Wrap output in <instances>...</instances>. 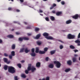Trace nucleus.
I'll use <instances>...</instances> for the list:
<instances>
[{"label":"nucleus","mask_w":80,"mask_h":80,"mask_svg":"<svg viewBox=\"0 0 80 80\" xmlns=\"http://www.w3.org/2000/svg\"><path fill=\"white\" fill-rule=\"evenodd\" d=\"M8 72L11 73H14L15 72V68L13 67L10 66L8 68Z\"/></svg>","instance_id":"f257e3e1"},{"label":"nucleus","mask_w":80,"mask_h":80,"mask_svg":"<svg viewBox=\"0 0 80 80\" xmlns=\"http://www.w3.org/2000/svg\"><path fill=\"white\" fill-rule=\"evenodd\" d=\"M54 63L56 64V67L57 68H60L61 66V64L58 61H54L53 62Z\"/></svg>","instance_id":"f03ea898"},{"label":"nucleus","mask_w":80,"mask_h":80,"mask_svg":"<svg viewBox=\"0 0 80 80\" xmlns=\"http://www.w3.org/2000/svg\"><path fill=\"white\" fill-rule=\"evenodd\" d=\"M75 36L74 35H72L71 34H69L68 35V39H74Z\"/></svg>","instance_id":"7ed1b4c3"},{"label":"nucleus","mask_w":80,"mask_h":80,"mask_svg":"<svg viewBox=\"0 0 80 80\" xmlns=\"http://www.w3.org/2000/svg\"><path fill=\"white\" fill-rule=\"evenodd\" d=\"M7 38H14V36L12 34H9L7 36Z\"/></svg>","instance_id":"20e7f679"},{"label":"nucleus","mask_w":80,"mask_h":80,"mask_svg":"<svg viewBox=\"0 0 80 80\" xmlns=\"http://www.w3.org/2000/svg\"><path fill=\"white\" fill-rule=\"evenodd\" d=\"M78 17H79L78 14H76L74 16H72V18H73L75 19V20H76L77 19H78Z\"/></svg>","instance_id":"39448f33"},{"label":"nucleus","mask_w":80,"mask_h":80,"mask_svg":"<svg viewBox=\"0 0 80 80\" xmlns=\"http://www.w3.org/2000/svg\"><path fill=\"white\" fill-rule=\"evenodd\" d=\"M40 36H41L40 34H38L37 35L36 37H34V38L35 39H38L40 38Z\"/></svg>","instance_id":"423d86ee"},{"label":"nucleus","mask_w":80,"mask_h":80,"mask_svg":"<svg viewBox=\"0 0 80 80\" xmlns=\"http://www.w3.org/2000/svg\"><path fill=\"white\" fill-rule=\"evenodd\" d=\"M72 21L71 19H70L67 21L66 22V24H70V23H72Z\"/></svg>","instance_id":"0eeeda50"},{"label":"nucleus","mask_w":80,"mask_h":80,"mask_svg":"<svg viewBox=\"0 0 80 80\" xmlns=\"http://www.w3.org/2000/svg\"><path fill=\"white\" fill-rule=\"evenodd\" d=\"M56 15L57 16H59V15H62V12H58L56 13Z\"/></svg>","instance_id":"6e6552de"},{"label":"nucleus","mask_w":80,"mask_h":80,"mask_svg":"<svg viewBox=\"0 0 80 80\" xmlns=\"http://www.w3.org/2000/svg\"><path fill=\"white\" fill-rule=\"evenodd\" d=\"M67 63L68 65H72V61L70 60H68L67 61Z\"/></svg>","instance_id":"1a4fd4ad"},{"label":"nucleus","mask_w":80,"mask_h":80,"mask_svg":"<svg viewBox=\"0 0 80 80\" xmlns=\"http://www.w3.org/2000/svg\"><path fill=\"white\" fill-rule=\"evenodd\" d=\"M56 52V50H53L50 51L51 55H53Z\"/></svg>","instance_id":"9d476101"},{"label":"nucleus","mask_w":80,"mask_h":80,"mask_svg":"<svg viewBox=\"0 0 80 80\" xmlns=\"http://www.w3.org/2000/svg\"><path fill=\"white\" fill-rule=\"evenodd\" d=\"M24 52L26 53H28L30 51V50H28V48H26L25 49H24Z\"/></svg>","instance_id":"9b49d317"},{"label":"nucleus","mask_w":80,"mask_h":80,"mask_svg":"<svg viewBox=\"0 0 80 80\" xmlns=\"http://www.w3.org/2000/svg\"><path fill=\"white\" fill-rule=\"evenodd\" d=\"M43 35L44 36V37H48L49 35L48 33H47V32H44L43 34Z\"/></svg>","instance_id":"f8f14e48"},{"label":"nucleus","mask_w":80,"mask_h":80,"mask_svg":"<svg viewBox=\"0 0 80 80\" xmlns=\"http://www.w3.org/2000/svg\"><path fill=\"white\" fill-rule=\"evenodd\" d=\"M36 70V68H35V67H31V71L32 72H33L35 70Z\"/></svg>","instance_id":"ddd939ff"},{"label":"nucleus","mask_w":80,"mask_h":80,"mask_svg":"<svg viewBox=\"0 0 80 80\" xmlns=\"http://www.w3.org/2000/svg\"><path fill=\"white\" fill-rule=\"evenodd\" d=\"M36 67H38V68L40 67V62H38L36 64Z\"/></svg>","instance_id":"4468645a"},{"label":"nucleus","mask_w":80,"mask_h":80,"mask_svg":"<svg viewBox=\"0 0 80 80\" xmlns=\"http://www.w3.org/2000/svg\"><path fill=\"white\" fill-rule=\"evenodd\" d=\"M35 52L37 53H38L39 52V48L38 47H37L36 48Z\"/></svg>","instance_id":"2eb2a0df"},{"label":"nucleus","mask_w":80,"mask_h":80,"mask_svg":"<svg viewBox=\"0 0 80 80\" xmlns=\"http://www.w3.org/2000/svg\"><path fill=\"white\" fill-rule=\"evenodd\" d=\"M39 54H45V52H44V51H39Z\"/></svg>","instance_id":"dca6fc26"},{"label":"nucleus","mask_w":80,"mask_h":80,"mask_svg":"<svg viewBox=\"0 0 80 80\" xmlns=\"http://www.w3.org/2000/svg\"><path fill=\"white\" fill-rule=\"evenodd\" d=\"M24 50H25V48H22L20 49V50L19 51L20 53H22L24 52Z\"/></svg>","instance_id":"f3484780"},{"label":"nucleus","mask_w":80,"mask_h":80,"mask_svg":"<svg viewBox=\"0 0 80 80\" xmlns=\"http://www.w3.org/2000/svg\"><path fill=\"white\" fill-rule=\"evenodd\" d=\"M71 69L70 68H67L65 70V72H66V73H67V72H70V71L71 70Z\"/></svg>","instance_id":"a211bd4d"},{"label":"nucleus","mask_w":80,"mask_h":80,"mask_svg":"<svg viewBox=\"0 0 80 80\" xmlns=\"http://www.w3.org/2000/svg\"><path fill=\"white\" fill-rule=\"evenodd\" d=\"M23 40V37H19L18 38V41L20 42H22Z\"/></svg>","instance_id":"6ab92c4d"},{"label":"nucleus","mask_w":80,"mask_h":80,"mask_svg":"<svg viewBox=\"0 0 80 80\" xmlns=\"http://www.w3.org/2000/svg\"><path fill=\"white\" fill-rule=\"evenodd\" d=\"M50 19L52 21H55V17L53 16H50Z\"/></svg>","instance_id":"aec40b11"},{"label":"nucleus","mask_w":80,"mask_h":80,"mask_svg":"<svg viewBox=\"0 0 80 80\" xmlns=\"http://www.w3.org/2000/svg\"><path fill=\"white\" fill-rule=\"evenodd\" d=\"M12 50H14L15 49V45L14 44L12 45Z\"/></svg>","instance_id":"412c9836"},{"label":"nucleus","mask_w":80,"mask_h":80,"mask_svg":"<svg viewBox=\"0 0 80 80\" xmlns=\"http://www.w3.org/2000/svg\"><path fill=\"white\" fill-rule=\"evenodd\" d=\"M30 55H31L32 57H35V55H36L35 53L33 52L31 53Z\"/></svg>","instance_id":"4be33fe9"},{"label":"nucleus","mask_w":80,"mask_h":80,"mask_svg":"<svg viewBox=\"0 0 80 80\" xmlns=\"http://www.w3.org/2000/svg\"><path fill=\"white\" fill-rule=\"evenodd\" d=\"M73 62H75L77 61V58L75 57H73L72 59Z\"/></svg>","instance_id":"5701e85b"},{"label":"nucleus","mask_w":80,"mask_h":80,"mask_svg":"<svg viewBox=\"0 0 80 80\" xmlns=\"http://www.w3.org/2000/svg\"><path fill=\"white\" fill-rule=\"evenodd\" d=\"M21 77H22V78H25L26 76H25V74H22L21 75Z\"/></svg>","instance_id":"b1692460"},{"label":"nucleus","mask_w":80,"mask_h":80,"mask_svg":"<svg viewBox=\"0 0 80 80\" xmlns=\"http://www.w3.org/2000/svg\"><path fill=\"white\" fill-rule=\"evenodd\" d=\"M11 54L12 56H15V51H12L11 52Z\"/></svg>","instance_id":"393cba45"},{"label":"nucleus","mask_w":80,"mask_h":80,"mask_svg":"<svg viewBox=\"0 0 80 80\" xmlns=\"http://www.w3.org/2000/svg\"><path fill=\"white\" fill-rule=\"evenodd\" d=\"M70 48L71 49H75V47L74 46H73V45H71L70 46Z\"/></svg>","instance_id":"a878e982"},{"label":"nucleus","mask_w":80,"mask_h":80,"mask_svg":"<svg viewBox=\"0 0 80 80\" xmlns=\"http://www.w3.org/2000/svg\"><path fill=\"white\" fill-rule=\"evenodd\" d=\"M3 68L5 70H7V69H8V66L7 65L4 66Z\"/></svg>","instance_id":"bb28decb"},{"label":"nucleus","mask_w":80,"mask_h":80,"mask_svg":"<svg viewBox=\"0 0 80 80\" xmlns=\"http://www.w3.org/2000/svg\"><path fill=\"white\" fill-rule=\"evenodd\" d=\"M31 69H32V67H31V66H28L27 68L28 70V71H30L31 70Z\"/></svg>","instance_id":"cd10ccee"},{"label":"nucleus","mask_w":80,"mask_h":80,"mask_svg":"<svg viewBox=\"0 0 80 80\" xmlns=\"http://www.w3.org/2000/svg\"><path fill=\"white\" fill-rule=\"evenodd\" d=\"M23 40H28L29 38L26 37H23Z\"/></svg>","instance_id":"c85d7f7f"},{"label":"nucleus","mask_w":80,"mask_h":80,"mask_svg":"<svg viewBox=\"0 0 80 80\" xmlns=\"http://www.w3.org/2000/svg\"><path fill=\"white\" fill-rule=\"evenodd\" d=\"M32 26H28L26 27L25 28V29H31Z\"/></svg>","instance_id":"c756f323"},{"label":"nucleus","mask_w":80,"mask_h":80,"mask_svg":"<svg viewBox=\"0 0 80 80\" xmlns=\"http://www.w3.org/2000/svg\"><path fill=\"white\" fill-rule=\"evenodd\" d=\"M48 50V48L46 47L44 48V52H47Z\"/></svg>","instance_id":"7c9ffc66"},{"label":"nucleus","mask_w":80,"mask_h":80,"mask_svg":"<svg viewBox=\"0 0 80 80\" xmlns=\"http://www.w3.org/2000/svg\"><path fill=\"white\" fill-rule=\"evenodd\" d=\"M37 43L38 45H40L42 44V42L39 41H37Z\"/></svg>","instance_id":"2f4dec72"},{"label":"nucleus","mask_w":80,"mask_h":80,"mask_svg":"<svg viewBox=\"0 0 80 80\" xmlns=\"http://www.w3.org/2000/svg\"><path fill=\"white\" fill-rule=\"evenodd\" d=\"M3 60L4 62H5V63H6V62H7V61H8V59L7 58H4Z\"/></svg>","instance_id":"473e14b6"},{"label":"nucleus","mask_w":80,"mask_h":80,"mask_svg":"<svg viewBox=\"0 0 80 80\" xmlns=\"http://www.w3.org/2000/svg\"><path fill=\"white\" fill-rule=\"evenodd\" d=\"M17 66L19 68H22V66L21 65V64H18Z\"/></svg>","instance_id":"72a5a7b5"},{"label":"nucleus","mask_w":80,"mask_h":80,"mask_svg":"<svg viewBox=\"0 0 80 80\" xmlns=\"http://www.w3.org/2000/svg\"><path fill=\"white\" fill-rule=\"evenodd\" d=\"M75 43H80V41L78 40H77L75 41Z\"/></svg>","instance_id":"f704fd0d"},{"label":"nucleus","mask_w":80,"mask_h":80,"mask_svg":"<svg viewBox=\"0 0 80 80\" xmlns=\"http://www.w3.org/2000/svg\"><path fill=\"white\" fill-rule=\"evenodd\" d=\"M8 10L9 11H12L13 10V8L11 7H9L8 8Z\"/></svg>","instance_id":"c9c22d12"},{"label":"nucleus","mask_w":80,"mask_h":80,"mask_svg":"<svg viewBox=\"0 0 80 80\" xmlns=\"http://www.w3.org/2000/svg\"><path fill=\"white\" fill-rule=\"evenodd\" d=\"M54 67V65L52 64H50V68H53Z\"/></svg>","instance_id":"e433bc0d"},{"label":"nucleus","mask_w":80,"mask_h":80,"mask_svg":"<svg viewBox=\"0 0 80 80\" xmlns=\"http://www.w3.org/2000/svg\"><path fill=\"white\" fill-rule=\"evenodd\" d=\"M39 30H40V29L39 28H35V31H36V32H38V31H39Z\"/></svg>","instance_id":"4c0bfd02"},{"label":"nucleus","mask_w":80,"mask_h":80,"mask_svg":"<svg viewBox=\"0 0 80 80\" xmlns=\"http://www.w3.org/2000/svg\"><path fill=\"white\" fill-rule=\"evenodd\" d=\"M46 38H47V40H50V36H47L45 37Z\"/></svg>","instance_id":"58836bf2"},{"label":"nucleus","mask_w":80,"mask_h":80,"mask_svg":"<svg viewBox=\"0 0 80 80\" xmlns=\"http://www.w3.org/2000/svg\"><path fill=\"white\" fill-rule=\"evenodd\" d=\"M57 6V5H56V4L54 3L53 4V7H52V8H50V9H52V8H53V7H56Z\"/></svg>","instance_id":"ea45409f"},{"label":"nucleus","mask_w":80,"mask_h":80,"mask_svg":"<svg viewBox=\"0 0 80 80\" xmlns=\"http://www.w3.org/2000/svg\"><path fill=\"white\" fill-rule=\"evenodd\" d=\"M59 48L60 49H62L63 48V46L62 45H61L59 46Z\"/></svg>","instance_id":"a19ab883"},{"label":"nucleus","mask_w":80,"mask_h":80,"mask_svg":"<svg viewBox=\"0 0 80 80\" xmlns=\"http://www.w3.org/2000/svg\"><path fill=\"white\" fill-rule=\"evenodd\" d=\"M31 51L32 53H34V52H35V48H32L31 49Z\"/></svg>","instance_id":"79ce46f5"},{"label":"nucleus","mask_w":80,"mask_h":80,"mask_svg":"<svg viewBox=\"0 0 80 80\" xmlns=\"http://www.w3.org/2000/svg\"><path fill=\"white\" fill-rule=\"evenodd\" d=\"M15 33L17 35H18L20 34V33L19 32H15Z\"/></svg>","instance_id":"37998d69"},{"label":"nucleus","mask_w":80,"mask_h":80,"mask_svg":"<svg viewBox=\"0 0 80 80\" xmlns=\"http://www.w3.org/2000/svg\"><path fill=\"white\" fill-rule=\"evenodd\" d=\"M45 19L46 21H47V22H48L49 21V18L48 17H46L45 18Z\"/></svg>","instance_id":"c03bdc74"},{"label":"nucleus","mask_w":80,"mask_h":80,"mask_svg":"<svg viewBox=\"0 0 80 80\" xmlns=\"http://www.w3.org/2000/svg\"><path fill=\"white\" fill-rule=\"evenodd\" d=\"M14 80H18V77H17V76H15L14 77Z\"/></svg>","instance_id":"a18cd8bd"},{"label":"nucleus","mask_w":80,"mask_h":80,"mask_svg":"<svg viewBox=\"0 0 80 80\" xmlns=\"http://www.w3.org/2000/svg\"><path fill=\"white\" fill-rule=\"evenodd\" d=\"M12 55H9V58L10 59H12Z\"/></svg>","instance_id":"49530a36"},{"label":"nucleus","mask_w":80,"mask_h":80,"mask_svg":"<svg viewBox=\"0 0 80 80\" xmlns=\"http://www.w3.org/2000/svg\"><path fill=\"white\" fill-rule=\"evenodd\" d=\"M28 71H28L27 70H26L25 71V73H26V74H28V72H29Z\"/></svg>","instance_id":"de8ad7c7"},{"label":"nucleus","mask_w":80,"mask_h":80,"mask_svg":"<svg viewBox=\"0 0 80 80\" xmlns=\"http://www.w3.org/2000/svg\"><path fill=\"white\" fill-rule=\"evenodd\" d=\"M46 61H48V57H47L45 58Z\"/></svg>","instance_id":"09e8293b"},{"label":"nucleus","mask_w":80,"mask_h":80,"mask_svg":"<svg viewBox=\"0 0 80 80\" xmlns=\"http://www.w3.org/2000/svg\"><path fill=\"white\" fill-rule=\"evenodd\" d=\"M61 3L62 5H65V2L63 1H62Z\"/></svg>","instance_id":"8fccbe9b"},{"label":"nucleus","mask_w":80,"mask_h":80,"mask_svg":"<svg viewBox=\"0 0 80 80\" xmlns=\"http://www.w3.org/2000/svg\"><path fill=\"white\" fill-rule=\"evenodd\" d=\"M73 51L74 52H75V53H76V52H78V50H73Z\"/></svg>","instance_id":"3c124183"},{"label":"nucleus","mask_w":80,"mask_h":80,"mask_svg":"<svg viewBox=\"0 0 80 80\" xmlns=\"http://www.w3.org/2000/svg\"><path fill=\"white\" fill-rule=\"evenodd\" d=\"M4 56L5 57H8V54H7L6 53H4Z\"/></svg>","instance_id":"603ef678"},{"label":"nucleus","mask_w":80,"mask_h":80,"mask_svg":"<svg viewBox=\"0 0 80 80\" xmlns=\"http://www.w3.org/2000/svg\"><path fill=\"white\" fill-rule=\"evenodd\" d=\"M50 40H54L55 38L52 37H50Z\"/></svg>","instance_id":"864d4df0"},{"label":"nucleus","mask_w":80,"mask_h":80,"mask_svg":"<svg viewBox=\"0 0 80 80\" xmlns=\"http://www.w3.org/2000/svg\"><path fill=\"white\" fill-rule=\"evenodd\" d=\"M3 42V41L2 39H0V43H2Z\"/></svg>","instance_id":"5fc2aeb1"},{"label":"nucleus","mask_w":80,"mask_h":80,"mask_svg":"<svg viewBox=\"0 0 80 80\" xmlns=\"http://www.w3.org/2000/svg\"><path fill=\"white\" fill-rule=\"evenodd\" d=\"M46 80H49V77H48L46 78Z\"/></svg>","instance_id":"6e6d98bb"},{"label":"nucleus","mask_w":80,"mask_h":80,"mask_svg":"<svg viewBox=\"0 0 80 80\" xmlns=\"http://www.w3.org/2000/svg\"><path fill=\"white\" fill-rule=\"evenodd\" d=\"M16 11L17 12H20V11L18 9H16Z\"/></svg>","instance_id":"4d7b16f0"},{"label":"nucleus","mask_w":80,"mask_h":80,"mask_svg":"<svg viewBox=\"0 0 80 80\" xmlns=\"http://www.w3.org/2000/svg\"><path fill=\"white\" fill-rule=\"evenodd\" d=\"M80 38V32L79 33L78 36V38Z\"/></svg>","instance_id":"13d9d810"},{"label":"nucleus","mask_w":80,"mask_h":80,"mask_svg":"<svg viewBox=\"0 0 80 80\" xmlns=\"http://www.w3.org/2000/svg\"><path fill=\"white\" fill-rule=\"evenodd\" d=\"M6 63H7V64H9V63H10V61H7V62H6Z\"/></svg>","instance_id":"bf43d9fd"},{"label":"nucleus","mask_w":80,"mask_h":80,"mask_svg":"<svg viewBox=\"0 0 80 80\" xmlns=\"http://www.w3.org/2000/svg\"><path fill=\"white\" fill-rule=\"evenodd\" d=\"M19 1L20 2H21V3H23V2H24L23 0H19Z\"/></svg>","instance_id":"052dcab7"},{"label":"nucleus","mask_w":80,"mask_h":80,"mask_svg":"<svg viewBox=\"0 0 80 80\" xmlns=\"http://www.w3.org/2000/svg\"><path fill=\"white\" fill-rule=\"evenodd\" d=\"M39 12H40V13H42V12H43V11L42 10L40 9L39 10Z\"/></svg>","instance_id":"680f3d73"},{"label":"nucleus","mask_w":80,"mask_h":80,"mask_svg":"<svg viewBox=\"0 0 80 80\" xmlns=\"http://www.w3.org/2000/svg\"><path fill=\"white\" fill-rule=\"evenodd\" d=\"M52 13H55V11L53 10L52 11Z\"/></svg>","instance_id":"e2e57ef3"},{"label":"nucleus","mask_w":80,"mask_h":80,"mask_svg":"<svg viewBox=\"0 0 80 80\" xmlns=\"http://www.w3.org/2000/svg\"><path fill=\"white\" fill-rule=\"evenodd\" d=\"M13 23H18V22H17V21H14L13 22Z\"/></svg>","instance_id":"0e129e2a"},{"label":"nucleus","mask_w":80,"mask_h":80,"mask_svg":"<svg viewBox=\"0 0 80 80\" xmlns=\"http://www.w3.org/2000/svg\"><path fill=\"white\" fill-rule=\"evenodd\" d=\"M24 24H25V25H27V24H28V23H27V22H24Z\"/></svg>","instance_id":"69168bd1"},{"label":"nucleus","mask_w":80,"mask_h":80,"mask_svg":"<svg viewBox=\"0 0 80 80\" xmlns=\"http://www.w3.org/2000/svg\"><path fill=\"white\" fill-rule=\"evenodd\" d=\"M27 35L28 36H30V35H31V34L30 33H28L27 34Z\"/></svg>","instance_id":"338daca9"},{"label":"nucleus","mask_w":80,"mask_h":80,"mask_svg":"<svg viewBox=\"0 0 80 80\" xmlns=\"http://www.w3.org/2000/svg\"><path fill=\"white\" fill-rule=\"evenodd\" d=\"M21 63H24L25 62V61L22 60L21 61Z\"/></svg>","instance_id":"774afa93"}]
</instances>
